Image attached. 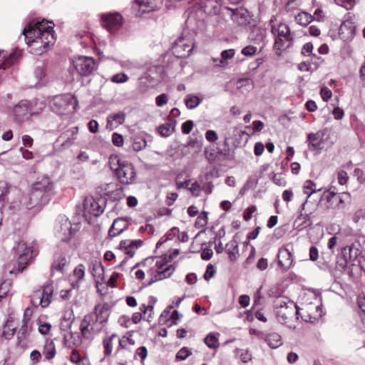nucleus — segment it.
<instances>
[{
  "instance_id": "f257e3e1",
  "label": "nucleus",
  "mask_w": 365,
  "mask_h": 365,
  "mask_svg": "<svg viewBox=\"0 0 365 365\" xmlns=\"http://www.w3.org/2000/svg\"><path fill=\"white\" fill-rule=\"evenodd\" d=\"M48 23V21L45 19L41 21L34 20L29 23L21 32L28 46L43 47V49L40 51V53L55 41L53 28L47 26Z\"/></svg>"
},
{
  "instance_id": "37998d69",
  "label": "nucleus",
  "mask_w": 365,
  "mask_h": 365,
  "mask_svg": "<svg viewBox=\"0 0 365 365\" xmlns=\"http://www.w3.org/2000/svg\"><path fill=\"white\" fill-rule=\"evenodd\" d=\"M217 157L219 160H232L234 155L230 153L229 148H217Z\"/></svg>"
},
{
  "instance_id": "e2e57ef3",
  "label": "nucleus",
  "mask_w": 365,
  "mask_h": 365,
  "mask_svg": "<svg viewBox=\"0 0 365 365\" xmlns=\"http://www.w3.org/2000/svg\"><path fill=\"white\" fill-rule=\"evenodd\" d=\"M85 268L82 264H79L73 271L74 276L77 279H81L84 277Z\"/></svg>"
},
{
  "instance_id": "cd10ccee",
  "label": "nucleus",
  "mask_w": 365,
  "mask_h": 365,
  "mask_svg": "<svg viewBox=\"0 0 365 365\" xmlns=\"http://www.w3.org/2000/svg\"><path fill=\"white\" fill-rule=\"evenodd\" d=\"M264 341L271 349H277L282 344L281 336L276 332L265 334Z\"/></svg>"
},
{
  "instance_id": "bf43d9fd",
  "label": "nucleus",
  "mask_w": 365,
  "mask_h": 365,
  "mask_svg": "<svg viewBox=\"0 0 365 365\" xmlns=\"http://www.w3.org/2000/svg\"><path fill=\"white\" fill-rule=\"evenodd\" d=\"M320 95L323 101L327 102L329 101V99L331 98L332 93L329 88H328L326 86H324L321 88Z\"/></svg>"
},
{
  "instance_id": "4d7b16f0",
  "label": "nucleus",
  "mask_w": 365,
  "mask_h": 365,
  "mask_svg": "<svg viewBox=\"0 0 365 365\" xmlns=\"http://www.w3.org/2000/svg\"><path fill=\"white\" fill-rule=\"evenodd\" d=\"M257 48L253 46H247L242 49V54L245 56H252L257 53Z\"/></svg>"
},
{
  "instance_id": "0e129e2a",
  "label": "nucleus",
  "mask_w": 365,
  "mask_h": 365,
  "mask_svg": "<svg viewBox=\"0 0 365 365\" xmlns=\"http://www.w3.org/2000/svg\"><path fill=\"white\" fill-rule=\"evenodd\" d=\"M112 142L115 145L118 147L122 146L123 144V138L122 135L114 133L112 135Z\"/></svg>"
},
{
  "instance_id": "9d476101",
  "label": "nucleus",
  "mask_w": 365,
  "mask_h": 365,
  "mask_svg": "<svg viewBox=\"0 0 365 365\" xmlns=\"http://www.w3.org/2000/svg\"><path fill=\"white\" fill-rule=\"evenodd\" d=\"M34 114L36 112L33 110V105L28 100H21L12 110L14 120L18 123H22Z\"/></svg>"
},
{
  "instance_id": "b1692460",
  "label": "nucleus",
  "mask_w": 365,
  "mask_h": 365,
  "mask_svg": "<svg viewBox=\"0 0 365 365\" xmlns=\"http://www.w3.org/2000/svg\"><path fill=\"white\" fill-rule=\"evenodd\" d=\"M17 51H13L9 54L4 51H0V69L5 70L11 66L18 58Z\"/></svg>"
},
{
  "instance_id": "9b49d317",
  "label": "nucleus",
  "mask_w": 365,
  "mask_h": 365,
  "mask_svg": "<svg viewBox=\"0 0 365 365\" xmlns=\"http://www.w3.org/2000/svg\"><path fill=\"white\" fill-rule=\"evenodd\" d=\"M53 293L52 284H46L41 289L34 292L31 298V303L34 306L41 305L42 307H48L51 302Z\"/></svg>"
},
{
  "instance_id": "20e7f679",
  "label": "nucleus",
  "mask_w": 365,
  "mask_h": 365,
  "mask_svg": "<svg viewBox=\"0 0 365 365\" xmlns=\"http://www.w3.org/2000/svg\"><path fill=\"white\" fill-rule=\"evenodd\" d=\"M271 31L276 36L274 44L275 49L282 51L292 46L294 37L287 24L280 23L277 27L272 24Z\"/></svg>"
},
{
  "instance_id": "4be33fe9",
  "label": "nucleus",
  "mask_w": 365,
  "mask_h": 365,
  "mask_svg": "<svg viewBox=\"0 0 365 365\" xmlns=\"http://www.w3.org/2000/svg\"><path fill=\"white\" fill-rule=\"evenodd\" d=\"M142 13L150 12L159 9L162 4V0H135Z\"/></svg>"
},
{
  "instance_id": "393cba45",
  "label": "nucleus",
  "mask_w": 365,
  "mask_h": 365,
  "mask_svg": "<svg viewBox=\"0 0 365 365\" xmlns=\"http://www.w3.org/2000/svg\"><path fill=\"white\" fill-rule=\"evenodd\" d=\"M146 75L148 78H150L153 84H158L164 78V68L160 66L150 67Z\"/></svg>"
},
{
  "instance_id": "79ce46f5",
  "label": "nucleus",
  "mask_w": 365,
  "mask_h": 365,
  "mask_svg": "<svg viewBox=\"0 0 365 365\" xmlns=\"http://www.w3.org/2000/svg\"><path fill=\"white\" fill-rule=\"evenodd\" d=\"M205 155L206 159L210 163H214L217 159H218L217 149L215 148L214 145L207 147L205 149Z\"/></svg>"
},
{
  "instance_id": "09e8293b",
  "label": "nucleus",
  "mask_w": 365,
  "mask_h": 365,
  "mask_svg": "<svg viewBox=\"0 0 365 365\" xmlns=\"http://www.w3.org/2000/svg\"><path fill=\"white\" fill-rule=\"evenodd\" d=\"M173 259L172 255H163L155 262V266L158 269H163L164 266Z\"/></svg>"
},
{
  "instance_id": "423d86ee",
  "label": "nucleus",
  "mask_w": 365,
  "mask_h": 365,
  "mask_svg": "<svg viewBox=\"0 0 365 365\" xmlns=\"http://www.w3.org/2000/svg\"><path fill=\"white\" fill-rule=\"evenodd\" d=\"M99 19L101 26L112 34H117L124 24V19L118 12L103 13Z\"/></svg>"
},
{
  "instance_id": "bb28decb",
  "label": "nucleus",
  "mask_w": 365,
  "mask_h": 365,
  "mask_svg": "<svg viewBox=\"0 0 365 365\" xmlns=\"http://www.w3.org/2000/svg\"><path fill=\"white\" fill-rule=\"evenodd\" d=\"M107 194L103 192L101 194V197L98 198L97 201L93 200V215L98 217L101 215L106 206Z\"/></svg>"
},
{
  "instance_id": "603ef678",
  "label": "nucleus",
  "mask_w": 365,
  "mask_h": 365,
  "mask_svg": "<svg viewBox=\"0 0 365 365\" xmlns=\"http://www.w3.org/2000/svg\"><path fill=\"white\" fill-rule=\"evenodd\" d=\"M11 287V282L9 280L4 281L0 285V294L3 295L5 297L10 292Z\"/></svg>"
},
{
  "instance_id": "680f3d73",
  "label": "nucleus",
  "mask_w": 365,
  "mask_h": 365,
  "mask_svg": "<svg viewBox=\"0 0 365 365\" xmlns=\"http://www.w3.org/2000/svg\"><path fill=\"white\" fill-rule=\"evenodd\" d=\"M215 272L216 271L214 266L212 264H208L203 277L205 280H209L210 278L214 277Z\"/></svg>"
},
{
  "instance_id": "e433bc0d",
  "label": "nucleus",
  "mask_w": 365,
  "mask_h": 365,
  "mask_svg": "<svg viewBox=\"0 0 365 365\" xmlns=\"http://www.w3.org/2000/svg\"><path fill=\"white\" fill-rule=\"evenodd\" d=\"M175 121L174 123H165L164 124L160 125L158 128V133L164 137L170 136L175 128Z\"/></svg>"
},
{
  "instance_id": "473e14b6",
  "label": "nucleus",
  "mask_w": 365,
  "mask_h": 365,
  "mask_svg": "<svg viewBox=\"0 0 365 365\" xmlns=\"http://www.w3.org/2000/svg\"><path fill=\"white\" fill-rule=\"evenodd\" d=\"M10 185L4 180L0 181V205L5 207L8 202L7 195L9 193Z\"/></svg>"
},
{
  "instance_id": "5fc2aeb1",
  "label": "nucleus",
  "mask_w": 365,
  "mask_h": 365,
  "mask_svg": "<svg viewBox=\"0 0 365 365\" xmlns=\"http://www.w3.org/2000/svg\"><path fill=\"white\" fill-rule=\"evenodd\" d=\"M307 220H309V215L308 214L303 215L302 212L299 215L297 219L294 221V225H297L298 227L303 226L306 227V222Z\"/></svg>"
},
{
  "instance_id": "6ab92c4d",
  "label": "nucleus",
  "mask_w": 365,
  "mask_h": 365,
  "mask_svg": "<svg viewBox=\"0 0 365 365\" xmlns=\"http://www.w3.org/2000/svg\"><path fill=\"white\" fill-rule=\"evenodd\" d=\"M250 31L248 39L255 44H260L264 42L267 36L266 30L257 26V22L248 28Z\"/></svg>"
},
{
  "instance_id": "2eb2a0df",
  "label": "nucleus",
  "mask_w": 365,
  "mask_h": 365,
  "mask_svg": "<svg viewBox=\"0 0 365 365\" xmlns=\"http://www.w3.org/2000/svg\"><path fill=\"white\" fill-rule=\"evenodd\" d=\"M78 131V126H73L68 128L58 137L54 142V146L56 148L61 147L62 148L70 147L76 139Z\"/></svg>"
},
{
  "instance_id": "8fccbe9b",
  "label": "nucleus",
  "mask_w": 365,
  "mask_h": 365,
  "mask_svg": "<svg viewBox=\"0 0 365 365\" xmlns=\"http://www.w3.org/2000/svg\"><path fill=\"white\" fill-rule=\"evenodd\" d=\"M22 325L18 332L17 338L19 339V343L21 344V340L24 339L26 338L28 326H27V322L25 320V319H23L22 320Z\"/></svg>"
},
{
  "instance_id": "338daca9",
  "label": "nucleus",
  "mask_w": 365,
  "mask_h": 365,
  "mask_svg": "<svg viewBox=\"0 0 365 365\" xmlns=\"http://www.w3.org/2000/svg\"><path fill=\"white\" fill-rule=\"evenodd\" d=\"M205 138L209 142L214 143L218 139V136L217 133L212 130H208L205 133Z\"/></svg>"
},
{
  "instance_id": "4c0bfd02",
  "label": "nucleus",
  "mask_w": 365,
  "mask_h": 365,
  "mask_svg": "<svg viewBox=\"0 0 365 365\" xmlns=\"http://www.w3.org/2000/svg\"><path fill=\"white\" fill-rule=\"evenodd\" d=\"M218 334L210 333L205 339V344L210 349H217L220 344L218 342Z\"/></svg>"
},
{
  "instance_id": "0eeeda50",
  "label": "nucleus",
  "mask_w": 365,
  "mask_h": 365,
  "mask_svg": "<svg viewBox=\"0 0 365 365\" xmlns=\"http://www.w3.org/2000/svg\"><path fill=\"white\" fill-rule=\"evenodd\" d=\"M13 250L18 255V271L23 272L35 256L33 247L28 246L24 240H20L15 244Z\"/></svg>"
},
{
  "instance_id": "1a4fd4ad",
  "label": "nucleus",
  "mask_w": 365,
  "mask_h": 365,
  "mask_svg": "<svg viewBox=\"0 0 365 365\" xmlns=\"http://www.w3.org/2000/svg\"><path fill=\"white\" fill-rule=\"evenodd\" d=\"M55 234L62 242H68L76 232V229L73 228L71 222L66 215H59L55 225Z\"/></svg>"
},
{
  "instance_id": "f3484780",
  "label": "nucleus",
  "mask_w": 365,
  "mask_h": 365,
  "mask_svg": "<svg viewBox=\"0 0 365 365\" xmlns=\"http://www.w3.org/2000/svg\"><path fill=\"white\" fill-rule=\"evenodd\" d=\"M73 63L81 76H88L91 73V57L78 56L73 60Z\"/></svg>"
},
{
  "instance_id": "f03ea898",
  "label": "nucleus",
  "mask_w": 365,
  "mask_h": 365,
  "mask_svg": "<svg viewBox=\"0 0 365 365\" xmlns=\"http://www.w3.org/2000/svg\"><path fill=\"white\" fill-rule=\"evenodd\" d=\"M53 188L54 185L51 179L43 177L32 185L29 194L23 198L24 205L28 210L39 211L54 195Z\"/></svg>"
},
{
  "instance_id": "dca6fc26",
  "label": "nucleus",
  "mask_w": 365,
  "mask_h": 365,
  "mask_svg": "<svg viewBox=\"0 0 365 365\" xmlns=\"http://www.w3.org/2000/svg\"><path fill=\"white\" fill-rule=\"evenodd\" d=\"M76 217L81 220V221L76 223V225L81 223L82 221L88 225L91 224V202L89 197H86L83 199V203L76 206Z\"/></svg>"
},
{
  "instance_id": "7c9ffc66",
  "label": "nucleus",
  "mask_w": 365,
  "mask_h": 365,
  "mask_svg": "<svg viewBox=\"0 0 365 365\" xmlns=\"http://www.w3.org/2000/svg\"><path fill=\"white\" fill-rule=\"evenodd\" d=\"M235 51L234 49L224 50L221 52V58L220 59L213 58V61L220 67H225L227 65V60L234 57Z\"/></svg>"
},
{
  "instance_id": "052dcab7",
  "label": "nucleus",
  "mask_w": 365,
  "mask_h": 365,
  "mask_svg": "<svg viewBox=\"0 0 365 365\" xmlns=\"http://www.w3.org/2000/svg\"><path fill=\"white\" fill-rule=\"evenodd\" d=\"M193 125H194V123H193L192 120H188L185 121L182 125V127H181L182 132L184 134H189L191 132V130L193 128Z\"/></svg>"
},
{
  "instance_id": "f704fd0d",
  "label": "nucleus",
  "mask_w": 365,
  "mask_h": 365,
  "mask_svg": "<svg viewBox=\"0 0 365 365\" xmlns=\"http://www.w3.org/2000/svg\"><path fill=\"white\" fill-rule=\"evenodd\" d=\"M314 20V16L310 14L302 11L295 16L297 23L302 26H307Z\"/></svg>"
},
{
  "instance_id": "a211bd4d",
  "label": "nucleus",
  "mask_w": 365,
  "mask_h": 365,
  "mask_svg": "<svg viewBox=\"0 0 365 365\" xmlns=\"http://www.w3.org/2000/svg\"><path fill=\"white\" fill-rule=\"evenodd\" d=\"M278 266L283 272H287L292 265L293 257L292 252L285 247L279 249L277 254Z\"/></svg>"
},
{
  "instance_id": "69168bd1",
  "label": "nucleus",
  "mask_w": 365,
  "mask_h": 365,
  "mask_svg": "<svg viewBox=\"0 0 365 365\" xmlns=\"http://www.w3.org/2000/svg\"><path fill=\"white\" fill-rule=\"evenodd\" d=\"M337 179L340 185H343L346 184L349 179L346 172H345L344 170L339 171L337 173Z\"/></svg>"
},
{
  "instance_id": "a878e982",
  "label": "nucleus",
  "mask_w": 365,
  "mask_h": 365,
  "mask_svg": "<svg viewBox=\"0 0 365 365\" xmlns=\"http://www.w3.org/2000/svg\"><path fill=\"white\" fill-rule=\"evenodd\" d=\"M322 137L323 135L320 132L310 133L307 135V142L309 148L311 150H315L322 148Z\"/></svg>"
},
{
  "instance_id": "4468645a",
  "label": "nucleus",
  "mask_w": 365,
  "mask_h": 365,
  "mask_svg": "<svg viewBox=\"0 0 365 365\" xmlns=\"http://www.w3.org/2000/svg\"><path fill=\"white\" fill-rule=\"evenodd\" d=\"M193 48L192 43L185 37H179L173 43V53L178 58H185L190 56Z\"/></svg>"
},
{
  "instance_id": "6e6552de",
  "label": "nucleus",
  "mask_w": 365,
  "mask_h": 365,
  "mask_svg": "<svg viewBox=\"0 0 365 365\" xmlns=\"http://www.w3.org/2000/svg\"><path fill=\"white\" fill-rule=\"evenodd\" d=\"M225 9L231 11L232 20L240 26L249 28L256 23V20L253 17V14L244 7H238L235 9L225 7Z\"/></svg>"
},
{
  "instance_id": "c85d7f7f",
  "label": "nucleus",
  "mask_w": 365,
  "mask_h": 365,
  "mask_svg": "<svg viewBox=\"0 0 365 365\" xmlns=\"http://www.w3.org/2000/svg\"><path fill=\"white\" fill-rule=\"evenodd\" d=\"M56 346L53 340H46L43 347L42 355L46 360H51L56 356Z\"/></svg>"
},
{
  "instance_id": "a18cd8bd",
  "label": "nucleus",
  "mask_w": 365,
  "mask_h": 365,
  "mask_svg": "<svg viewBox=\"0 0 365 365\" xmlns=\"http://www.w3.org/2000/svg\"><path fill=\"white\" fill-rule=\"evenodd\" d=\"M208 212L203 211L200 215H199L195 222L196 227H203L207 224Z\"/></svg>"
},
{
  "instance_id": "13d9d810",
  "label": "nucleus",
  "mask_w": 365,
  "mask_h": 365,
  "mask_svg": "<svg viewBox=\"0 0 365 365\" xmlns=\"http://www.w3.org/2000/svg\"><path fill=\"white\" fill-rule=\"evenodd\" d=\"M168 101V95L165 93H162L155 98V103L158 107H162L165 106V104H167Z\"/></svg>"
},
{
  "instance_id": "7ed1b4c3",
  "label": "nucleus",
  "mask_w": 365,
  "mask_h": 365,
  "mask_svg": "<svg viewBox=\"0 0 365 365\" xmlns=\"http://www.w3.org/2000/svg\"><path fill=\"white\" fill-rule=\"evenodd\" d=\"M77 106L76 98L70 93L56 95L49 100L51 110L58 115L72 113L76 110Z\"/></svg>"
},
{
  "instance_id": "c9c22d12",
  "label": "nucleus",
  "mask_w": 365,
  "mask_h": 365,
  "mask_svg": "<svg viewBox=\"0 0 365 365\" xmlns=\"http://www.w3.org/2000/svg\"><path fill=\"white\" fill-rule=\"evenodd\" d=\"M125 160H121L117 155H110L108 159V165L111 170L115 174L118 171V169L121 168V165L125 163Z\"/></svg>"
},
{
  "instance_id": "ea45409f",
  "label": "nucleus",
  "mask_w": 365,
  "mask_h": 365,
  "mask_svg": "<svg viewBox=\"0 0 365 365\" xmlns=\"http://www.w3.org/2000/svg\"><path fill=\"white\" fill-rule=\"evenodd\" d=\"M175 269V268L173 267V265H169L163 269H160V271H158L155 275L158 281L162 280L170 277L174 272Z\"/></svg>"
},
{
  "instance_id": "a19ab883",
  "label": "nucleus",
  "mask_w": 365,
  "mask_h": 365,
  "mask_svg": "<svg viewBox=\"0 0 365 365\" xmlns=\"http://www.w3.org/2000/svg\"><path fill=\"white\" fill-rule=\"evenodd\" d=\"M147 145V141L143 136H136L133 142V149L135 151H140L145 148Z\"/></svg>"
},
{
  "instance_id": "412c9836",
  "label": "nucleus",
  "mask_w": 365,
  "mask_h": 365,
  "mask_svg": "<svg viewBox=\"0 0 365 365\" xmlns=\"http://www.w3.org/2000/svg\"><path fill=\"white\" fill-rule=\"evenodd\" d=\"M128 217L116 218L108 230V235L114 237L121 234L128 227Z\"/></svg>"
},
{
  "instance_id": "aec40b11",
  "label": "nucleus",
  "mask_w": 365,
  "mask_h": 365,
  "mask_svg": "<svg viewBox=\"0 0 365 365\" xmlns=\"http://www.w3.org/2000/svg\"><path fill=\"white\" fill-rule=\"evenodd\" d=\"M199 4L200 9L207 15H216L221 9L218 0H200Z\"/></svg>"
},
{
  "instance_id": "de8ad7c7",
  "label": "nucleus",
  "mask_w": 365,
  "mask_h": 365,
  "mask_svg": "<svg viewBox=\"0 0 365 365\" xmlns=\"http://www.w3.org/2000/svg\"><path fill=\"white\" fill-rule=\"evenodd\" d=\"M334 2L346 10L351 9L356 4V0H334Z\"/></svg>"
},
{
  "instance_id": "5701e85b",
  "label": "nucleus",
  "mask_w": 365,
  "mask_h": 365,
  "mask_svg": "<svg viewBox=\"0 0 365 365\" xmlns=\"http://www.w3.org/2000/svg\"><path fill=\"white\" fill-rule=\"evenodd\" d=\"M339 34L345 41L353 38L355 34L354 23L349 20L344 21L339 29Z\"/></svg>"
},
{
  "instance_id": "58836bf2",
  "label": "nucleus",
  "mask_w": 365,
  "mask_h": 365,
  "mask_svg": "<svg viewBox=\"0 0 365 365\" xmlns=\"http://www.w3.org/2000/svg\"><path fill=\"white\" fill-rule=\"evenodd\" d=\"M68 264V260L66 257L59 256L56 258L53 264L52 270H57L63 272L65 266Z\"/></svg>"
},
{
  "instance_id": "6e6d98bb",
  "label": "nucleus",
  "mask_w": 365,
  "mask_h": 365,
  "mask_svg": "<svg viewBox=\"0 0 365 365\" xmlns=\"http://www.w3.org/2000/svg\"><path fill=\"white\" fill-rule=\"evenodd\" d=\"M313 44L311 42L306 43L302 48L301 53L305 56H310L313 53Z\"/></svg>"
},
{
  "instance_id": "49530a36",
  "label": "nucleus",
  "mask_w": 365,
  "mask_h": 365,
  "mask_svg": "<svg viewBox=\"0 0 365 365\" xmlns=\"http://www.w3.org/2000/svg\"><path fill=\"white\" fill-rule=\"evenodd\" d=\"M227 252L229 254L230 260H232V256H235L236 253H238V245L236 241H230L226 245Z\"/></svg>"
},
{
  "instance_id": "c756f323",
  "label": "nucleus",
  "mask_w": 365,
  "mask_h": 365,
  "mask_svg": "<svg viewBox=\"0 0 365 365\" xmlns=\"http://www.w3.org/2000/svg\"><path fill=\"white\" fill-rule=\"evenodd\" d=\"M125 119V115L123 112L112 113L107 117V125L110 127L122 125Z\"/></svg>"
},
{
  "instance_id": "774afa93",
  "label": "nucleus",
  "mask_w": 365,
  "mask_h": 365,
  "mask_svg": "<svg viewBox=\"0 0 365 365\" xmlns=\"http://www.w3.org/2000/svg\"><path fill=\"white\" fill-rule=\"evenodd\" d=\"M257 268L260 271H264L268 267V260L267 258L261 257L257 262Z\"/></svg>"
},
{
  "instance_id": "f8f14e48",
  "label": "nucleus",
  "mask_w": 365,
  "mask_h": 365,
  "mask_svg": "<svg viewBox=\"0 0 365 365\" xmlns=\"http://www.w3.org/2000/svg\"><path fill=\"white\" fill-rule=\"evenodd\" d=\"M276 306L279 307L280 309L277 312V317L282 324H285L287 320L291 319L294 315L297 316L299 319V308L298 306L292 301L288 302L282 301L276 302Z\"/></svg>"
},
{
  "instance_id": "ddd939ff",
  "label": "nucleus",
  "mask_w": 365,
  "mask_h": 365,
  "mask_svg": "<svg viewBox=\"0 0 365 365\" xmlns=\"http://www.w3.org/2000/svg\"><path fill=\"white\" fill-rule=\"evenodd\" d=\"M119 182L124 185H132L136 181V171L134 165L126 160L121 165V168L115 173Z\"/></svg>"
},
{
  "instance_id": "2f4dec72",
  "label": "nucleus",
  "mask_w": 365,
  "mask_h": 365,
  "mask_svg": "<svg viewBox=\"0 0 365 365\" xmlns=\"http://www.w3.org/2000/svg\"><path fill=\"white\" fill-rule=\"evenodd\" d=\"M202 98L194 95V94H187L185 98V104L187 109L192 110L197 108L202 101Z\"/></svg>"
},
{
  "instance_id": "3c124183",
  "label": "nucleus",
  "mask_w": 365,
  "mask_h": 365,
  "mask_svg": "<svg viewBox=\"0 0 365 365\" xmlns=\"http://www.w3.org/2000/svg\"><path fill=\"white\" fill-rule=\"evenodd\" d=\"M110 198L114 201H118L125 197L123 188L122 187L112 191L110 195Z\"/></svg>"
},
{
  "instance_id": "864d4df0",
  "label": "nucleus",
  "mask_w": 365,
  "mask_h": 365,
  "mask_svg": "<svg viewBox=\"0 0 365 365\" xmlns=\"http://www.w3.org/2000/svg\"><path fill=\"white\" fill-rule=\"evenodd\" d=\"M128 80V77L123 73H119L113 75L111 81L115 83H123Z\"/></svg>"
},
{
  "instance_id": "39448f33",
  "label": "nucleus",
  "mask_w": 365,
  "mask_h": 365,
  "mask_svg": "<svg viewBox=\"0 0 365 365\" xmlns=\"http://www.w3.org/2000/svg\"><path fill=\"white\" fill-rule=\"evenodd\" d=\"M91 323V314H88L84 317V319L81 321L80 324V330L81 336L76 332L72 331L64 335V344L66 346H76L81 343V336L84 338H89L91 334V329H89Z\"/></svg>"
},
{
  "instance_id": "72a5a7b5",
  "label": "nucleus",
  "mask_w": 365,
  "mask_h": 365,
  "mask_svg": "<svg viewBox=\"0 0 365 365\" xmlns=\"http://www.w3.org/2000/svg\"><path fill=\"white\" fill-rule=\"evenodd\" d=\"M303 188L304 192L307 195V197L305 202L302 205V210L304 209L305 205L307 202V200L312 195V194L320 190V189H317L316 184L309 180L305 181Z\"/></svg>"
},
{
  "instance_id": "c03bdc74",
  "label": "nucleus",
  "mask_w": 365,
  "mask_h": 365,
  "mask_svg": "<svg viewBox=\"0 0 365 365\" xmlns=\"http://www.w3.org/2000/svg\"><path fill=\"white\" fill-rule=\"evenodd\" d=\"M192 355V351L187 347L181 348L175 355V361H184Z\"/></svg>"
}]
</instances>
